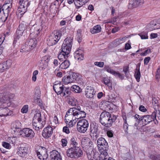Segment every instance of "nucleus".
<instances>
[{
    "label": "nucleus",
    "instance_id": "25",
    "mask_svg": "<svg viewBox=\"0 0 160 160\" xmlns=\"http://www.w3.org/2000/svg\"><path fill=\"white\" fill-rule=\"evenodd\" d=\"M74 112V116H75V119H78L81 118H83L86 117V114L84 111H75Z\"/></svg>",
    "mask_w": 160,
    "mask_h": 160
},
{
    "label": "nucleus",
    "instance_id": "47",
    "mask_svg": "<svg viewBox=\"0 0 160 160\" xmlns=\"http://www.w3.org/2000/svg\"><path fill=\"white\" fill-rule=\"evenodd\" d=\"M68 103L72 106H75L77 103V100L74 98H72L69 99Z\"/></svg>",
    "mask_w": 160,
    "mask_h": 160
},
{
    "label": "nucleus",
    "instance_id": "48",
    "mask_svg": "<svg viewBox=\"0 0 160 160\" xmlns=\"http://www.w3.org/2000/svg\"><path fill=\"white\" fill-rule=\"evenodd\" d=\"M64 90L63 92L62 93L63 94L62 95L63 96L67 97L70 95L71 92L69 88H66L64 87Z\"/></svg>",
    "mask_w": 160,
    "mask_h": 160
},
{
    "label": "nucleus",
    "instance_id": "64",
    "mask_svg": "<svg viewBox=\"0 0 160 160\" xmlns=\"http://www.w3.org/2000/svg\"><path fill=\"white\" fill-rule=\"evenodd\" d=\"M23 32V31L20 30H18V28L16 32V36H15L19 38L20 37V36H22V35Z\"/></svg>",
    "mask_w": 160,
    "mask_h": 160
},
{
    "label": "nucleus",
    "instance_id": "37",
    "mask_svg": "<svg viewBox=\"0 0 160 160\" xmlns=\"http://www.w3.org/2000/svg\"><path fill=\"white\" fill-rule=\"evenodd\" d=\"M58 8L56 7V3L55 2L52 3L50 7V12L54 14H56L57 12V9Z\"/></svg>",
    "mask_w": 160,
    "mask_h": 160
},
{
    "label": "nucleus",
    "instance_id": "44",
    "mask_svg": "<svg viewBox=\"0 0 160 160\" xmlns=\"http://www.w3.org/2000/svg\"><path fill=\"white\" fill-rule=\"evenodd\" d=\"M142 128L143 130V132H146L153 133L155 131V130L153 128L150 127H142Z\"/></svg>",
    "mask_w": 160,
    "mask_h": 160
},
{
    "label": "nucleus",
    "instance_id": "51",
    "mask_svg": "<svg viewBox=\"0 0 160 160\" xmlns=\"http://www.w3.org/2000/svg\"><path fill=\"white\" fill-rule=\"evenodd\" d=\"M150 158L152 160H160V154H151Z\"/></svg>",
    "mask_w": 160,
    "mask_h": 160
},
{
    "label": "nucleus",
    "instance_id": "16",
    "mask_svg": "<svg viewBox=\"0 0 160 160\" xmlns=\"http://www.w3.org/2000/svg\"><path fill=\"white\" fill-rule=\"evenodd\" d=\"M53 129L51 126H48L45 128L42 132L43 137L45 138L50 137L53 133Z\"/></svg>",
    "mask_w": 160,
    "mask_h": 160
},
{
    "label": "nucleus",
    "instance_id": "9",
    "mask_svg": "<svg viewBox=\"0 0 160 160\" xmlns=\"http://www.w3.org/2000/svg\"><path fill=\"white\" fill-rule=\"evenodd\" d=\"M77 124L78 131L80 132L84 133L87 130L89 123L87 120L83 119L79 121Z\"/></svg>",
    "mask_w": 160,
    "mask_h": 160
},
{
    "label": "nucleus",
    "instance_id": "12",
    "mask_svg": "<svg viewBox=\"0 0 160 160\" xmlns=\"http://www.w3.org/2000/svg\"><path fill=\"white\" fill-rule=\"evenodd\" d=\"M72 38L71 37H67L63 42L61 49H67V51L70 52L72 46Z\"/></svg>",
    "mask_w": 160,
    "mask_h": 160
},
{
    "label": "nucleus",
    "instance_id": "26",
    "mask_svg": "<svg viewBox=\"0 0 160 160\" xmlns=\"http://www.w3.org/2000/svg\"><path fill=\"white\" fill-rule=\"evenodd\" d=\"M41 27H43V23H42V24L41 26L37 25L35 24L32 27L30 30H34L33 32L37 36H39L41 30Z\"/></svg>",
    "mask_w": 160,
    "mask_h": 160
},
{
    "label": "nucleus",
    "instance_id": "24",
    "mask_svg": "<svg viewBox=\"0 0 160 160\" xmlns=\"http://www.w3.org/2000/svg\"><path fill=\"white\" fill-rule=\"evenodd\" d=\"M21 124L19 121H16L12 122L11 124V128L15 132H18L21 129Z\"/></svg>",
    "mask_w": 160,
    "mask_h": 160
},
{
    "label": "nucleus",
    "instance_id": "38",
    "mask_svg": "<svg viewBox=\"0 0 160 160\" xmlns=\"http://www.w3.org/2000/svg\"><path fill=\"white\" fill-rule=\"evenodd\" d=\"M2 63L4 68L5 69V70L8 69L11 67L12 64V60L10 59Z\"/></svg>",
    "mask_w": 160,
    "mask_h": 160
},
{
    "label": "nucleus",
    "instance_id": "50",
    "mask_svg": "<svg viewBox=\"0 0 160 160\" xmlns=\"http://www.w3.org/2000/svg\"><path fill=\"white\" fill-rule=\"evenodd\" d=\"M34 102L35 103L37 104L42 108V107H43V105L42 103V101L40 98L37 97L36 99H34Z\"/></svg>",
    "mask_w": 160,
    "mask_h": 160
},
{
    "label": "nucleus",
    "instance_id": "21",
    "mask_svg": "<svg viewBox=\"0 0 160 160\" xmlns=\"http://www.w3.org/2000/svg\"><path fill=\"white\" fill-rule=\"evenodd\" d=\"M64 86L61 83L54 84L53 88L55 92L58 95L61 94L64 90Z\"/></svg>",
    "mask_w": 160,
    "mask_h": 160
},
{
    "label": "nucleus",
    "instance_id": "53",
    "mask_svg": "<svg viewBox=\"0 0 160 160\" xmlns=\"http://www.w3.org/2000/svg\"><path fill=\"white\" fill-rule=\"evenodd\" d=\"M67 120H68V121H70L69 122L68 127L69 128L72 127L77 122L76 120V119L75 118L73 119V120H69L68 118H67Z\"/></svg>",
    "mask_w": 160,
    "mask_h": 160
},
{
    "label": "nucleus",
    "instance_id": "32",
    "mask_svg": "<svg viewBox=\"0 0 160 160\" xmlns=\"http://www.w3.org/2000/svg\"><path fill=\"white\" fill-rule=\"evenodd\" d=\"M40 122H37V121H32V125L33 128L36 130H38L40 129L43 127V124L42 123V125H40Z\"/></svg>",
    "mask_w": 160,
    "mask_h": 160
},
{
    "label": "nucleus",
    "instance_id": "30",
    "mask_svg": "<svg viewBox=\"0 0 160 160\" xmlns=\"http://www.w3.org/2000/svg\"><path fill=\"white\" fill-rule=\"evenodd\" d=\"M62 63L60 66V68L61 69H65L68 68L70 65V62L69 60L65 59Z\"/></svg>",
    "mask_w": 160,
    "mask_h": 160
},
{
    "label": "nucleus",
    "instance_id": "57",
    "mask_svg": "<svg viewBox=\"0 0 160 160\" xmlns=\"http://www.w3.org/2000/svg\"><path fill=\"white\" fill-rule=\"evenodd\" d=\"M43 147L39 146H37L35 148V152H36L37 154L41 153V152Z\"/></svg>",
    "mask_w": 160,
    "mask_h": 160
},
{
    "label": "nucleus",
    "instance_id": "5",
    "mask_svg": "<svg viewBox=\"0 0 160 160\" xmlns=\"http://www.w3.org/2000/svg\"><path fill=\"white\" fill-rule=\"evenodd\" d=\"M97 144L99 150L101 153H103L106 155L108 154L107 152L108 149V144L104 138H99L97 140Z\"/></svg>",
    "mask_w": 160,
    "mask_h": 160
},
{
    "label": "nucleus",
    "instance_id": "3",
    "mask_svg": "<svg viewBox=\"0 0 160 160\" xmlns=\"http://www.w3.org/2000/svg\"><path fill=\"white\" fill-rule=\"evenodd\" d=\"M156 113L157 111H154L151 115L140 116L139 120H140V122L142 121L144 125H147L152 121L154 122L155 124L158 125V122L156 119Z\"/></svg>",
    "mask_w": 160,
    "mask_h": 160
},
{
    "label": "nucleus",
    "instance_id": "15",
    "mask_svg": "<svg viewBox=\"0 0 160 160\" xmlns=\"http://www.w3.org/2000/svg\"><path fill=\"white\" fill-rule=\"evenodd\" d=\"M104 69V70L107 71L115 76L120 78L121 80L124 79V76L123 74H120L118 72L115 71L111 69L108 66L105 65Z\"/></svg>",
    "mask_w": 160,
    "mask_h": 160
},
{
    "label": "nucleus",
    "instance_id": "13",
    "mask_svg": "<svg viewBox=\"0 0 160 160\" xmlns=\"http://www.w3.org/2000/svg\"><path fill=\"white\" fill-rule=\"evenodd\" d=\"M69 78L72 82H76L80 83L82 81V76L78 73L74 72H70L69 74Z\"/></svg>",
    "mask_w": 160,
    "mask_h": 160
},
{
    "label": "nucleus",
    "instance_id": "28",
    "mask_svg": "<svg viewBox=\"0 0 160 160\" xmlns=\"http://www.w3.org/2000/svg\"><path fill=\"white\" fill-rule=\"evenodd\" d=\"M0 102L2 103H10L9 98L8 95L4 96L1 93H0Z\"/></svg>",
    "mask_w": 160,
    "mask_h": 160
},
{
    "label": "nucleus",
    "instance_id": "1",
    "mask_svg": "<svg viewBox=\"0 0 160 160\" xmlns=\"http://www.w3.org/2000/svg\"><path fill=\"white\" fill-rule=\"evenodd\" d=\"M77 139L72 137L70 140V147L67 150V156L71 158L77 159L81 157L83 155V152L80 147Z\"/></svg>",
    "mask_w": 160,
    "mask_h": 160
},
{
    "label": "nucleus",
    "instance_id": "33",
    "mask_svg": "<svg viewBox=\"0 0 160 160\" xmlns=\"http://www.w3.org/2000/svg\"><path fill=\"white\" fill-rule=\"evenodd\" d=\"M59 155H60L58 151L53 150L50 152V158L48 159V160H54V159H56V157Z\"/></svg>",
    "mask_w": 160,
    "mask_h": 160
},
{
    "label": "nucleus",
    "instance_id": "41",
    "mask_svg": "<svg viewBox=\"0 0 160 160\" xmlns=\"http://www.w3.org/2000/svg\"><path fill=\"white\" fill-rule=\"evenodd\" d=\"M92 150L91 151V152H88L87 151L86 152L88 160H98L96 158H95L94 157L95 155L94 153H92Z\"/></svg>",
    "mask_w": 160,
    "mask_h": 160
},
{
    "label": "nucleus",
    "instance_id": "58",
    "mask_svg": "<svg viewBox=\"0 0 160 160\" xmlns=\"http://www.w3.org/2000/svg\"><path fill=\"white\" fill-rule=\"evenodd\" d=\"M129 66H125L123 67V71L124 72L126 76L128 75V73H129Z\"/></svg>",
    "mask_w": 160,
    "mask_h": 160
},
{
    "label": "nucleus",
    "instance_id": "42",
    "mask_svg": "<svg viewBox=\"0 0 160 160\" xmlns=\"http://www.w3.org/2000/svg\"><path fill=\"white\" fill-rule=\"evenodd\" d=\"M135 77L137 81L139 82L141 77V73L139 70H135Z\"/></svg>",
    "mask_w": 160,
    "mask_h": 160
},
{
    "label": "nucleus",
    "instance_id": "63",
    "mask_svg": "<svg viewBox=\"0 0 160 160\" xmlns=\"http://www.w3.org/2000/svg\"><path fill=\"white\" fill-rule=\"evenodd\" d=\"M94 64L100 68H102L104 66V63L103 62H94Z\"/></svg>",
    "mask_w": 160,
    "mask_h": 160
},
{
    "label": "nucleus",
    "instance_id": "10",
    "mask_svg": "<svg viewBox=\"0 0 160 160\" xmlns=\"http://www.w3.org/2000/svg\"><path fill=\"white\" fill-rule=\"evenodd\" d=\"M98 126L96 123H92L90 125V135L92 139L96 140L99 136L98 133Z\"/></svg>",
    "mask_w": 160,
    "mask_h": 160
},
{
    "label": "nucleus",
    "instance_id": "61",
    "mask_svg": "<svg viewBox=\"0 0 160 160\" xmlns=\"http://www.w3.org/2000/svg\"><path fill=\"white\" fill-rule=\"evenodd\" d=\"M29 49V48H28L27 46L26 45L25 46H23V48H22V49H21L20 52H27L31 51L30 49Z\"/></svg>",
    "mask_w": 160,
    "mask_h": 160
},
{
    "label": "nucleus",
    "instance_id": "14",
    "mask_svg": "<svg viewBox=\"0 0 160 160\" xmlns=\"http://www.w3.org/2000/svg\"><path fill=\"white\" fill-rule=\"evenodd\" d=\"M49 61V59L47 56H45L43 57L38 63L39 69L41 70L45 69L48 65V62Z\"/></svg>",
    "mask_w": 160,
    "mask_h": 160
},
{
    "label": "nucleus",
    "instance_id": "2",
    "mask_svg": "<svg viewBox=\"0 0 160 160\" xmlns=\"http://www.w3.org/2000/svg\"><path fill=\"white\" fill-rule=\"evenodd\" d=\"M117 118L116 115H112L109 112L104 111L101 114L99 121L102 125L105 127H109L112 125L113 122H115Z\"/></svg>",
    "mask_w": 160,
    "mask_h": 160
},
{
    "label": "nucleus",
    "instance_id": "17",
    "mask_svg": "<svg viewBox=\"0 0 160 160\" xmlns=\"http://www.w3.org/2000/svg\"><path fill=\"white\" fill-rule=\"evenodd\" d=\"M61 52H60L58 55V58L62 62L65 59H67L68 57V55L69 54L70 52L69 51H67V49H61Z\"/></svg>",
    "mask_w": 160,
    "mask_h": 160
},
{
    "label": "nucleus",
    "instance_id": "55",
    "mask_svg": "<svg viewBox=\"0 0 160 160\" xmlns=\"http://www.w3.org/2000/svg\"><path fill=\"white\" fill-rule=\"evenodd\" d=\"M28 105H24L21 109V112L23 113H26L28 110Z\"/></svg>",
    "mask_w": 160,
    "mask_h": 160
},
{
    "label": "nucleus",
    "instance_id": "20",
    "mask_svg": "<svg viewBox=\"0 0 160 160\" xmlns=\"http://www.w3.org/2000/svg\"><path fill=\"white\" fill-rule=\"evenodd\" d=\"M37 42L36 38L29 39L26 43V45H27L28 48H29L31 50H33L36 47Z\"/></svg>",
    "mask_w": 160,
    "mask_h": 160
},
{
    "label": "nucleus",
    "instance_id": "52",
    "mask_svg": "<svg viewBox=\"0 0 160 160\" xmlns=\"http://www.w3.org/2000/svg\"><path fill=\"white\" fill-rule=\"evenodd\" d=\"M75 54L77 55L76 56L78 57V59L80 60H82L84 58V54L82 52L79 53V51H77L75 52Z\"/></svg>",
    "mask_w": 160,
    "mask_h": 160
},
{
    "label": "nucleus",
    "instance_id": "46",
    "mask_svg": "<svg viewBox=\"0 0 160 160\" xmlns=\"http://www.w3.org/2000/svg\"><path fill=\"white\" fill-rule=\"evenodd\" d=\"M108 155H104L103 153H101L100 155L98 157V160H112V158L109 157L108 158L107 157Z\"/></svg>",
    "mask_w": 160,
    "mask_h": 160
},
{
    "label": "nucleus",
    "instance_id": "7",
    "mask_svg": "<svg viewBox=\"0 0 160 160\" xmlns=\"http://www.w3.org/2000/svg\"><path fill=\"white\" fill-rule=\"evenodd\" d=\"M11 104L9 103L1 104L0 105V116H11L13 114L12 111L8 108Z\"/></svg>",
    "mask_w": 160,
    "mask_h": 160
},
{
    "label": "nucleus",
    "instance_id": "59",
    "mask_svg": "<svg viewBox=\"0 0 160 160\" xmlns=\"http://www.w3.org/2000/svg\"><path fill=\"white\" fill-rule=\"evenodd\" d=\"M109 102L108 101H106L105 102H104L102 103L100 107L102 109H105L106 108H108V105H109L108 103Z\"/></svg>",
    "mask_w": 160,
    "mask_h": 160
},
{
    "label": "nucleus",
    "instance_id": "45",
    "mask_svg": "<svg viewBox=\"0 0 160 160\" xmlns=\"http://www.w3.org/2000/svg\"><path fill=\"white\" fill-rule=\"evenodd\" d=\"M152 102L154 105V108H158L160 106L159 105V100L157 99L156 98H153L152 100Z\"/></svg>",
    "mask_w": 160,
    "mask_h": 160
},
{
    "label": "nucleus",
    "instance_id": "18",
    "mask_svg": "<svg viewBox=\"0 0 160 160\" xmlns=\"http://www.w3.org/2000/svg\"><path fill=\"white\" fill-rule=\"evenodd\" d=\"M144 3V0H130L129 3L128 8L131 9L136 8L142 5Z\"/></svg>",
    "mask_w": 160,
    "mask_h": 160
},
{
    "label": "nucleus",
    "instance_id": "54",
    "mask_svg": "<svg viewBox=\"0 0 160 160\" xmlns=\"http://www.w3.org/2000/svg\"><path fill=\"white\" fill-rule=\"evenodd\" d=\"M27 26L23 23H21L18 27V30L24 31L26 28Z\"/></svg>",
    "mask_w": 160,
    "mask_h": 160
},
{
    "label": "nucleus",
    "instance_id": "36",
    "mask_svg": "<svg viewBox=\"0 0 160 160\" xmlns=\"http://www.w3.org/2000/svg\"><path fill=\"white\" fill-rule=\"evenodd\" d=\"M73 108H70L66 113V114L65 116V118L66 120H67V118H69L71 117L72 116H74V111Z\"/></svg>",
    "mask_w": 160,
    "mask_h": 160
},
{
    "label": "nucleus",
    "instance_id": "56",
    "mask_svg": "<svg viewBox=\"0 0 160 160\" xmlns=\"http://www.w3.org/2000/svg\"><path fill=\"white\" fill-rule=\"evenodd\" d=\"M10 144L8 142H2V146L3 147L7 149H10L11 148V146Z\"/></svg>",
    "mask_w": 160,
    "mask_h": 160
},
{
    "label": "nucleus",
    "instance_id": "11",
    "mask_svg": "<svg viewBox=\"0 0 160 160\" xmlns=\"http://www.w3.org/2000/svg\"><path fill=\"white\" fill-rule=\"evenodd\" d=\"M20 135L24 138H28L29 139L33 138L35 135L34 131L28 128H25L20 131Z\"/></svg>",
    "mask_w": 160,
    "mask_h": 160
},
{
    "label": "nucleus",
    "instance_id": "60",
    "mask_svg": "<svg viewBox=\"0 0 160 160\" xmlns=\"http://www.w3.org/2000/svg\"><path fill=\"white\" fill-rule=\"evenodd\" d=\"M154 111H157V113H156V116H157L158 119L160 120V107L158 108H155Z\"/></svg>",
    "mask_w": 160,
    "mask_h": 160
},
{
    "label": "nucleus",
    "instance_id": "49",
    "mask_svg": "<svg viewBox=\"0 0 160 160\" xmlns=\"http://www.w3.org/2000/svg\"><path fill=\"white\" fill-rule=\"evenodd\" d=\"M62 81L64 84H67L71 82H72L69 78V75L66 76H65L62 78Z\"/></svg>",
    "mask_w": 160,
    "mask_h": 160
},
{
    "label": "nucleus",
    "instance_id": "8",
    "mask_svg": "<svg viewBox=\"0 0 160 160\" xmlns=\"http://www.w3.org/2000/svg\"><path fill=\"white\" fill-rule=\"evenodd\" d=\"M28 0H18L19 6L18 10L21 15H23L27 11L28 7L30 5V2Z\"/></svg>",
    "mask_w": 160,
    "mask_h": 160
},
{
    "label": "nucleus",
    "instance_id": "62",
    "mask_svg": "<svg viewBox=\"0 0 160 160\" xmlns=\"http://www.w3.org/2000/svg\"><path fill=\"white\" fill-rule=\"evenodd\" d=\"M62 142V145L63 147H64L67 146L68 141L66 138L62 139L61 140Z\"/></svg>",
    "mask_w": 160,
    "mask_h": 160
},
{
    "label": "nucleus",
    "instance_id": "6",
    "mask_svg": "<svg viewBox=\"0 0 160 160\" xmlns=\"http://www.w3.org/2000/svg\"><path fill=\"white\" fill-rule=\"evenodd\" d=\"M62 35L61 32L58 31L50 36L47 40V45L50 46L56 44L60 39Z\"/></svg>",
    "mask_w": 160,
    "mask_h": 160
},
{
    "label": "nucleus",
    "instance_id": "39",
    "mask_svg": "<svg viewBox=\"0 0 160 160\" xmlns=\"http://www.w3.org/2000/svg\"><path fill=\"white\" fill-rule=\"evenodd\" d=\"M102 80L104 84L107 85L109 87L112 88V83L110 82V79L108 77H103Z\"/></svg>",
    "mask_w": 160,
    "mask_h": 160
},
{
    "label": "nucleus",
    "instance_id": "4",
    "mask_svg": "<svg viewBox=\"0 0 160 160\" xmlns=\"http://www.w3.org/2000/svg\"><path fill=\"white\" fill-rule=\"evenodd\" d=\"M12 5L9 3L4 4L2 6L0 4V19L5 21L10 12Z\"/></svg>",
    "mask_w": 160,
    "mask_h": 160
},
{
    "label": "nucleus",
    "instance_id": "22",
    "mask_svg": "<svg viewBox=\"0 0 160 160\" xmlns=\"http://www.w3.org/2000/svg\"><path fill=\"white\" fill-rule=\"evenodd\" d=\"M28 152V148L26 147H20L17 152L18 154L23 158L26 157Z\"/></svg>",
    "mask_w": 160,
    "mask_h": 160
},
{
    "label": "nucleus",
    "instance_id": "43",
    "mask_svg": "<svg viewBox=\"0 0 160 160\" xmlns=\"http://www.w3.org/2000/svg\"><path fill=\"white\" fill-rule=\"evenodd\" d=\"M85 1L84 0H82L78 1V2H75V5L77 9H79L83 5H84L86 3L84 2Z\"/></svg>",
    "mask_w": 160,
    "mask_h": 160
},
{
    "label": "nucleus",
    "instance_id": "27",
    "mask_svg": "<svg viewBox=\"0 0 160 160\" xmlns=\"http://www.w3.org/2000/svg\"><path fill=\"white\" fill-rule=\"evenodd\" d=\"M127 117L128 118L131 117L133 118L134 119H135L137 123H135V125L136 124H138L140 123L139 117L140 116L135 114L132 111L129 112L127 114Z\"/></svg>",
    "mask_w": 160,
    "mask_h": 160
},
{
    "label": "nucleus",
    "instance_id": "40",
    "mask_svg": "<svg viewBox=\"0 0 160 160\" xmlns=\"http://www.w3.org/2000/svg\"><path fill=\"white\" fill-rule=\"evenodd\" d=\"M17 138L16 137H9L7 139V141L9 143L14 145L17 141Z\"/></svg>",
    "mask_w": 160,
    "mask_h": 160
},
{
    "label": "nucleus",
    "instance_id": "34",
    "mask_svg": "<svg viewBox=\"0 0 160 160\" xmlns=\"http://www.w3.org/2000/svg\"><path fill=\"white\" fill-rule=\"evenodd\" d=\"M70 90L75 93H80L82 91V89L77 85H73L70 88Z\"/></svg>",
    "mask_w": 160,
    "mask_h": 160
},
{
    "label": "nucleus",
    "instance_id": "31",
    "mask_svg": "<svg viewBox=\"0 0 160 160\" xmlns=\"http://www.w3.org/2000/svg\"><path fill=\"white\" fill-rule=\"evenodd\" d=\"M101 27L100 25H98L94 26L90 30V32L92 34L98 33L101 31Z\"/></svg>",
    "mask_w": 160,
    "mask_h": 160
},
{
    "label": "nucleus",
    "instance_id": "29",
    "mask_svg": "<svg viewBox=\"0 0 160 160\" xmlns=\"http://www.w3.org/2000/svg\"><path fill=\"white\" fill-rule=\"evenodd\" d=\"M157 24L154 23L153 22H151L147 26V28L148 31H151L154 30L159 28V27H156Z\"/></svg>",
    "mask_w": 160,
    "mask_h": 160
},
{
    "label": "nucleus",
    "instance_id": "23",
    "mask_svg": "<svg viewBox=\"0 0 160 160\" xmlns=\"http://www.w3.org/2000/svg\"><path fill=\"white\" fill-rule=\"evenodd\" d=\"M85 92L86 97L88 98H92L95 94L94 89L90 86L87 87Z\"/></svg>",
    "mask_w": 160,
    "mask_h": 160
},
{
    "label": "nucleus",
    "instance_id": "35",
    "mask_svg": "<svg viewBox=\"0 0 160 160\" xmlns=\"http://www.w3.org/2000/svg\"><path fill=\"white\" fill-rule=\"evenodd\" d=\"M41 113L39 112H37L34 115L32 121H37L38 122H41Z\"/></svg>",
    "mask_w": 160,
    "mask_h": 160
},
{
    "label": "nucleus",
    "instance_id": "19",
    "mask_svg": "<svg viewBox=\"0 0 160 160\" xmlns=\"http://www.w3.org/2000/svg\"><path fill=\"white\" fill-rule=\"evenodd\" d=\"M81 145L83 148H87L89 147V148L92 150V149L91 145H92V142H91V140L89 138L87 137H84L83 138L81 141Z\"/></svg>",
    "mask_w": 160,
    "mask_h": 160
}]
</instances>
